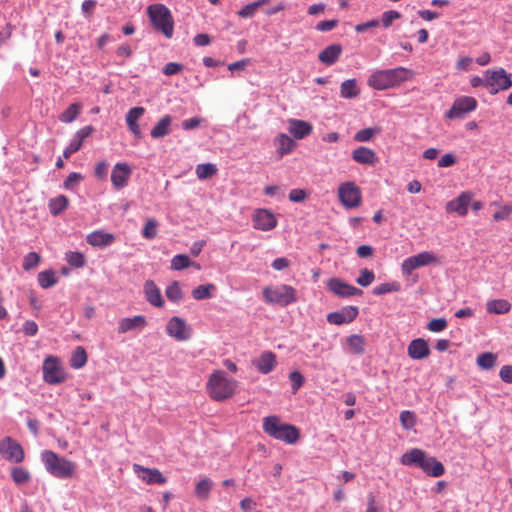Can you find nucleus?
I'll return each instance as SVG.
<instances>
[{"mask_svg":"<svg viewBox=\"0 0 512 512\" xmlns=\"http://www.w3.org/2000/svg\"><path fill=\"white\" fill-rule=\"evenodd\" d=\"M401 462L407 466H416L433 477H440L444 474L445 468L435 457L428 456L421 449L414 448L401 457Z\"/></svg>","mask_w":512,"mask_h":512,"instance_id":"nucleus-1","label":"nucleus"},{"mask_svg":"<svg viewBox=\"0 0 512 512\" xmlns=\"http://www.w3.org/2000/svg\"><path fill=\"white\" fill-rule=\"evenodd\" d=\"M413 72L404 67L380 70L373 73L368 84L377 90H384L412 79Z\"/></svg>","mask_w":512,"mask_h":512,"instance_id":"nucleus-2","label":"nucleus"},{"mask_svg":"<svg viewBox=\"0 0 512 512\" xmlns=\"http://www.w3.org/2000/svg\"><path fill=\"white\" fill-rule=\"evenodd\" d=\"M41 460L47 472L59 479L71 478L77 468L73 461L61 457L51 450H44L41 453Z\"/></svg>","mask_w":512,"mask_h":512,"instance_id":"nucleus-3","label":"nucleus"},{"mask_svg":"<svg viewBox=\"0 0 512 512\" xmlns=\"http://www.w3.org/2000/svg\"><path fill=\"white\" fill-rule=\"evenodd\" d=\"M263 430L269 436L287 444H294L300 437L299 429L293 425L282 423L277 416L263 419Z\"/></svg>","mask_w":512,"mask_h":512,"instance_id":"nucleus-4","label":"nucleus"},{"mask_svg":"<svg viewBox=\"0 0 512 512\" xmlns=\"http://www.w3.org/2000/svg\"><path fill=\"white\" fill-rule=\"evenodd\" d=\"M237 387V382L227 378L224 371H214L207 382V391L210 397L216 401L231 398Z\"/></svg>","mask_w":512,"mask_h":512,"instance_id":"nucleus-5","label":"nucleus"},{"mask_svg":"<svg viewBox=\"0 0 512 512\" xmlns=\"http://www.w3.org/2000/svg\"><path fill=\"white\" fill-rule=\"evenodd\" d=\"M263 297L267 303L281 307L289 306L298 299L297 291L286 284L265 287Z\"/></svg>","mask_w":512,"mask_h":512,"instance_id":"nucleus-6","label":"nucleus"},{"mask_svg":"<svg viewBox=\"0 0 512 512\" xmlns=\"http://www.w3.org/2000/svg\"><path fill=\"white\" fill-rule=\"evenodd\" d=\"M442 262V257L438 254L432 251H423L406 258L401 264V270L403 275L409 276L415 269L430 265H441Z\"/></svg>","mask_w":512,"mask_h":512,"instance_id":"nucleus-7","label":"nucleus"},{"mask_svg":"<svg viewBox=\"0 0 512 512\" xmlns=\"http://www.w3.org/2000/svg\"><path fill=\"white\" fill-rule=\"evenodd\" d=\"M148 14L155 29L161 32L173 31V19L170 11L162 4L148 7Z\"/></svg>","mask_w":512,"mask_h":512,"instance_id":"nucleus-8","label":"nucleus"},{"mask_svg":"<svg viewBox=\"0 0 512 512\" xmlns=\"http://www.w3.org/2000/svg\"><path fill=\"white\" fill-rule=\"evenodd\" d=\"M485 86L490 88V94L494 95L499 90H507L512 86L510 75L503 68L498 70H487L485 72Z\"/></svg>","mask_w":512,"mask_h":512,"instance_id":"nucleus-9","label":"nucleus"},{"mask_svg":"<svg viewBox=\"0 0 512 512\" xmlns=\"http://www.w3.org/2000/svg\"><path fill=\"white\" fill-rule=\"evenodd\" d=\"M341 204L347 208H356L361 204V190L354 182H344L338 188Z\"/></svg>","mask_w":512,"mask_h":512,"instance_id":"nucleus-10","label":"nucleus"},{"mask_svg":"<svg viewBox=\"0 0 512 512\" xmlns=\"http://www.w3.org/2000/svg\"><path fill=\"white\" fill-rule=\"evenodd\" d=\"M0 454L7 461L14 463H21L25 456L22 446L9 436L0 441Z\"/></svg>","mask_w":512,"mask_h":512,"instance_id":"nucleus-11","label":"nucleus"},{"mask_svg":"<svg viewBox=\"0 0 512 512\" xmlns=\"http://www.w3.org/2000/svg\"><path fill=\"white\" fill-rule=\"evenodd\" d=\"M43 378L48 384H60L65 381V373L59 365L58 359L49 356L43 363Z\"/></svg>","mask_w":512,"mask_h":512,"instance_id":"nucleus-12","label":"nucleus"},{"mask_svg":"<svg viewBox=\"0 0 512 512\" xmlns=\"http://www.w3.org/2000/svg\"><path fill=\"white\" fill-rule=\"evenodd\" d=\"M477 107V101L473 97H460L456 99L452 107L447 111L446 117L449 119L462 118L466 113L474 111Z\"/></svg>","mask_w":512,"mask_h":512,"instance_id":"nucleus-13","label":"nucleus"},{"mask_svg":"<svg viewBox=\"0 0 512 512\" xmlns=\"http://www.w3.org/2000/svg\"><path fill=\"white\" fill-rule=\"evenodd\" d=\"M166 332L177 341H186L190 338V329L186 322L177 316L172 317L166 324Z\"/></svg>","mask_w":512,"mask_h":512,"instance_id":"nucleus-14","label":"nucleus"},{"mask_svg":"<svg viewBox=\"0 0 512 512\" xmlns=\"http://www.w3.org/2000/svg\"><path fill=\"white\" fill-rule=\"evenodd\" d=\"M133 471L147 484H165L167 478L157 468H147L140 464L133 465Z\"/></svg>","mask_w":512,"mask_h":512,"instance_id":"nucleus-15","label":"nucleus"},{"mask_svg":"<svg viewBox=\"0 0 512 512\" xmlns=\"http://www.w3.org/2000/svg\"><path fill=\"white\" fill-rule=\"evenodd\" d=\"M328 289L335 295L346 298L361 295L363 291L353 285H350L338 278H332L328 281Z\"/></svg>","mask_w":512,"mask_h":512,"instance_id":"nucleus-16","label":"nucleus"},{"mask_svg":"<svg viewBox=\"0 0 512 512\" xmlns=\"http://www.w3.org/2000/svg\"><path fill=\"white\" fill-rule=\"evenodd\" d=\"M359 314V309L356 306H346L336 312H331L327 315V321L333 325H342L351 323Z\"/></svg>","mask_w":512,"mask_h":512,"instance_id":"nucleus-17","label":"nucleus"},{"mask_svg":"<svg viewBox=\"0 0 512 512\" xmlns=\"http://www.w3.org/2000/svg\"><path fill=\"white\" fill-rule=\"evenodd\" d=\"M254 228L261 231H270L277 225V219L275 215L267 209L256 210L254 217Z\"/></svg>","mask_w":512,"mask_h":512,"instance_id":"nucleus-18","label":"nucleus"},{"mask_svg":"<svg viewBox=\"0 0 512 512\" xmlns=\"http://www.w3.org/2000/svg\"><path fill=\"white\" fill-rule=\"evenodd\" d=\"M132 169L127 163H117L111 173V182L116 189H121L127 185L131 176Z\"/></svg>","mask_w":512,"mask_h":512,"instance_id":"nucleus-19","label":"nucleus"},{"mask_svg":"<svg viewBox=\"0 0 512 512\" xmlns=\"http://www.w3.org/2000/svg\"><path fill=\"white\" fill-rule=\"evenodd\" d=\"M472 195L469 192H462L457 198L446 204L447 212H456L460 216H465L468 212V206L471 202Z\"/></svg>","mask_w":512,"mask_h":512,"instance_id":"nucleus-20","label":"nucleus"},{"mask_svg":"<svg viewBox=\"0 0 512 512\" xmlns=\"http://www.w3.org/2000/svg\"><path fill=\"white\" fill-rule=\"evenodd\" d=\"M407 353L414 360L427 358L430 355L428 342L422 338L412 340L408 345Z\"/></svg>","mask_w":512,"mask_h":512,"instance_id":"nucleus-21","label":"nucleus"},{"mask_svg":"<svg viewBox=\"0 0 512 512\" xmlns=\"http://www.w3.org/2000/svg\"><path fill=\"white\" fill-rule=\"evenodd\" d=\"M147 326V320L143 315H137L132 318H122L118 322V333L124 334L132 330L141 331Z\"/></svg>","mask_w":512,"mask_h":512,"instance_id":"nucleus-22","label":"nucleus"},{"mask_svg":"<svg viewBox=\"0 0 512 512\" xmlns=\"http://www.w3.org/2000/svg\"><path fill=\"white\" fill-rule=\"evenodd\" d=\"M352 159L362 165L374 166L378 162L376 153L365 146H360L352 151Z\"/></svg>","mask_w":512,"mask_h":512,"instance_id":"nucleus-23","label":"nucleus"},{"mask_svg":"<svg viewBox=\"0 0 512 512\" xmlns=\"http://www.w3.org/2000/svg\"><path fill=\"white\" fill-rule=\"evenodd\" d=\"M144 292L147 301L155 306L162 307L164 305V301L160 292V289L156 286V284L152 280H147L144 284Z\"/></svg>","mask_w":512,"mask_h":512,"instance_id":"nucleus-24","label":"nucleus"},{"mask_svg":"<svg viewBox=\"0 0 512 512\" xmlns=\"http://www.w3.org/2000/svg\"><path fill=\"white\" fill-rule=\"evenodd\" d=\"M312 125L309 122L297 119H291L289 121V132L296 139H303L310 135L312 132Z\"/></svg>","mask_w":512,"mask_h":512,"instance_id":"nucleus-25","label":"nucleus"},{"mask_svg":"<svg viewBox=\"0 0 512 512\" xmlns=\"http://www.w3.org/2000/svg\"><path fill=\"white\" fill-rule=\"evenodd\" d=\"M115 237L111 233L97 230L87 236V242L94 247H105L113 243Z\"/></svg>","mask_w":512,"mask_h":512,"instance_id":"nucleus-26","label":"nucleus"},{"mask_svg":"<svg viewBox=\"0 0 512 512\" xmlns=\"http://www.w3.org/2000/svg\"><path fill=\"white\" fill-rule=\"evenodd\" d=\"M254 364L261 373L268 374L275 367L276 356L270 351H265L254 361Z\"/></svg>","mask_w":512,"mask_h":512,"instance_id":"nucleus-27","label":"nucleus"},{"mask_svg":"<svg viewBox=\"0 0 512 512\" xmlns=\"http://www.w3.org/2000/svg\"><path fill=\"white\" fill-rule=\"evenodd\" d=\"M341 52H342L341 45L332 44V45L327 46L323 51H321L319 53L318 59L326 65H332L337 61Z\"/></svg>","mask_w":512,"mask_h":512,"instance_id":"nucleus-28","label":"nucleus"},{"mask_svg":"<svg viewBox=\"0 0 512 512\" xmlns=\"http://www.w3.org/2000/svg\"><path fill=\"white\" fill-rule=\"evenodd\" d=\"M172 118L169 115L162 117L151 130V136L155 139L162 138L170 133Z\"/></svg>","mask_w":512,"mask_h":512,"instance_id":"nucleus-29","label":"nucleus"},{"mask_svg":"<svg viewBox=\"0 0 512 512\" xmlns=\"http://www.w3.org/2000/svg\"><path fill=\"white\" fill-rule=\"evenodd\" d=\"M69 200L64 195H59L55 198H51L48 203L50 213L53 216H57L62 213L68 207Z\"/></svg>","mask_w":512,"mask_h":512,"instance_id":"nucleus-30","label":"nucleus"},{"mask_svg":"<svg viewBox=\"0 0 512 512\" xmlns=\"http://www.w3.org/2000/svg\"><path fill=\"white\" fill-rule=\"evenodd\" d=\"M486 309L489 313L505 314L510 311L511 304L505 299H496L489 301Z\"/></svg>","mask_w":512,"mask_h":512,"instance_id":"nucleus-31","label":"nucleus"},{"mask_svg":"<svg viewBox=\"0 0 512 512\" xmlns=\"http://www.w3.org/2000/svg\"><path fill=\"white\" fill-rule=\"evenodd\" d=\"M276 142L278 144L277 152L281 156L290 153L295 146L293 139L285 133H280L276 138Z\"/></svg>","mask_w":512,"mask_h":512,"instance_id":"nucleus-32","label":"nucleus"},{"mask_svg":"<svg viewBox=\"0 0 512 512\" xmlns=\"http://www.w3.org/2000/svg\"><path fill=\"white\" fill-rule=\"evenodd\" d=\"M189 266H194L196 269H200V265L191 262L189 257L185 254H177L171 260V269L173 270H182Z\"/></svg>","mask_w":512,"mask_h":512,"instance_id":"nucleus-33","label":"nucleus"},{"mask_svg":"<svg viewBox=\"0 0 512 512\" xmlns=\"http://www.w3.org/2000/svg\"><path fill=\"white\" fill-rule=\"evenodd\" d=\"M87 362V354L82 346H78L70 358V366L74 369L82 368Z\"/></svg>","mask_w":512,"mask_h":512,"instance_id":"nucleus-34","label":"nucleus"},{"mask_svg":"<svg viewBox=\"0 0 512 512\" xmlns=\"http://www.w3.org/2000/svg\"><path fill=\"white\" fill-rule=\"evenodd\" d=\"M340 93L343 98H355L359 94V89L355 79H348L342 82Z\"/></svg>","mask_w":512,"mask_h":512,"instance_id":"nucleus-35","label":"nucleus"},{"mask_svg":"<svg viewBox=\"0 0 512 512\" xmlns=\"http://www.w3.org/2000/svg\"><path fill=\"white\" fill-rule=\"evenodd\" d=\"M81 108L82 106L79 103L71 104L65 111L60 114L59 120L63 123L73 122L79 115Z\"/></svg>","mask_w":512,"mask_h":512,"instance_id":"nucleus-36","label":"nucleus"},{"mask_svg":"<svg viewBox=\"0 0 512 512\" xmlns=\"http://www.w3.org/2000/svg\"><path fill=\"white\" fill-rule=\"evenodd\" d=\"M38 283L43 289L52 287L57 283V277L53 270H45L38 274Z\"/></svg>","mask_w":512,"mask_h":512,"instance_id":"nucleus-37","label":"nucleus"},{"mask_svg":"<svg viewBox=\"0 0 512 512\" xmlns=\"http://www.w3.org/2000/svg\"><path fill=\"white\" fill-rule=\"evenodd\" d=\"M212 480L210 478H203L195 487V494L199 499H207L212 489Z\"/></svg>","mask_w":512,"mask_h":512,"instance_id":"nucleus-38","label":"nucleus"},{"mask_svg":"<svg viewBox=\"0 0 512 512\" xmlns=\"http://www.w3.org/2000/svg\"><path fill=\"white\" fill-rule=\"evenodd\" d=\"M347 344L355 354L361 355L364 353L365 341L363 336L353 334L347 338Z\"/></svg>","mask_w":512,"mask_h":512,"instance_id":"nucleus-39","label":"nucleus"},{"mask_svg":"<svg viewBox=\"0 0 512 512\" xmlns=\"http://www.w3.org/2000/svg\"><path fill=\"white\" fill-rule=\"evenodd\" d=\"M217 173V167L212 163L198 164L196 166V175L200 180L212 177Z\"/></svg>","mask_w":512,"mask_h":512,"instance_id":"nucleus-40","label":"nucleus"},{"mask_svg":"<svg viewBox=\"0 0 512 512\" xmlns=\"http://www.w3.org/2000/svg\"><path fill=\"white\" fill-rule=\"evenodd\" d=\"M381 129L379 127H369L359 130L354 135V140L357 142H369L375 135L379 134Z\"/></svg>","mask_w":512,"mask_h":512,"instance_id":"nucleus-41","label":"nucleus"},{"mask_svg":"<svg viewBox=\"0 0 512 512\" xmlns=\"http://www.w3.org/2000/svg\"><path fill=\"white\" fill-rule=\"evenodd\" d=\"M212 290H215L214 284L199 285L192 291V296L196 300L209 299L212 297Z\"/></svg>","mask_w":512,"mask_h":512,"instance_id":"nucleus-42","label":"nucleus"},{"mask_svg":"<svg viewBox=\"0 0 512 512\" xmlns=\"http://www.w3.org/2000/svg\"><path fill=\"white\" fill-rule=\"evenodd\" d=\"M165 294H166V297L174 302V303H178L179 301L182 300L183 298V293H182V290L180 288V285H179V282L177 281H174L172 282L167 288H166V291H165Z\"/></svg>","mask_w":512,"mask_h":512,"instance_id":"nucleus-43","label":"nucleus"},{"mask_svg":"<svg viewBox=\"0 0 512 512\" xmlns=\"http://www.w3.org/2000/svg\"><path fill=\"white\" fill-rule=\"evenodd\" d=\"M496 359L497 357L495 354L491 352H485L477 357V364L482 369L488 370L495 366Z\"/></svg>","mask_w":512,"mask_h":512,"instance_id":"nucleus-44","label":"nucleus"},{"mask_svg":"<svg viewBox=\"0 0 512 512\" xmlns=\"http://www.w3.org/2000/svg\"><path fill=\"white\" fill-rule=\"evenodd\" d=\"M11 477L18 485H23L30 480L29 472L22 467H14L11 470Z\"/></svg>","mask_w":512,"mask_h":512,"instance_id":"nucleus-45","label":"nucleus"},{"mask_svg":"<svg viewBox=\"0 0 512 512\" xmlns=\"http://www.w3.org/2000/svg\"><path fill=\"white\" fill-rule=\"evenodd\" d=\"M375 279L374 272L367 268L361 269L360 274L356 279L357 284L363 287L369 286Z\"/></svg>","mask_w":512,"mask_h":512,"instance_id":"nucleus-46","label":"nucleus"},{"mask_svg":"<svg viewBox=\"0 0 512 512\" xmlns=\"http://www.w3.org/2000/svg\"><path fill=\"white\" fill-rule=\"evenodd\" d=\"M157 226L155 219H149L142 230L143 237L149 240L154 239L157 235Z\"/></svg>","mask_w":512,"mask_h":512,"instance_id":"nucleus-47","label":"nucleus"},{"mask_svg":"<svg viewBox=\"0 0 512 512\" xmlns=\"http://www.w3.org/2000/svg\"><path fill=\"white\" fill-rule=\"evenodd\" d=\"M400 422L403 428L406 430L413 428L416 423L415 414L408 410L402 411L400 413Z\"/></svg>","mask_w":512,"mask_h":512,"instance_id":"nucleus-48","label":"nucleus"},{"mask_svg":"<svg viewBox=\"0 0 512 512\" xmlns=\"http://www.w3.org/2000/svg\"><path fill=\"white\" fill-rule=\"evenodd\" d=\"M400 290L398 283H382L373 289L375 295H383L390 292H396Z\"/></svg>","mask_w":512,"mask_h":512,"instance_id":"nucleus-49","label":"nucleus"},{"mask_svg":"<svg viewBox=\"0 0 512 512\" xmlns=\"http://www.w3.org/2000/svg\"><path fill=\"white\" fill-rule=\"evenodd\" d=\"M40 262V255L36 252L28 253L23 260V269L29 271L35 268Z\"/></svg>","mask_w":512,"mask_h":512,"instance_id":"nucleus-50","label":"nucleus"},{"mask_svg":"<svg viewBox=\"0 0 512 512\" xmlns=\"http://www.w3.org/2000/svg\"><path fill=\"white\" fill-rule=\"evenodd\" d=\"M67 261L71 266L76 268H80L85 265V258L80 252H70L67 255Z\"/></svg>","mask_w":512,"mask_h":512,"instance_id":"nucleus-51","label":"nucleus"},{"mask_svg":"<svg viewBox=\"0 0 512 512\" xmlns=\"http://www.w3.org/2000/svg\"><path fill=\"white\" fill-rule=\"evenodd\" d=\"M289 379L291 381L292 391L293 393H296L299 390V388L303 385L304 377L300 372L293 371L289 374Z\"/></svg>","mask_w":512,"mask_h":512,"instance_id":"nucleus-52","label":"nucleus"},{"mask_svg":"<svg viewBox=\"0 0 512 512\" xmlns=\"http://www.w3.org/2000/svg\"><path fill=\"white\" fill-rule=\"evenodd\" d=\"M447 327V321L444 318H436L432 319L428 325L427 328L431 332H441Z\"/></svg>","mask_w":512,"mask_h":512,"instance_id":"nucleus-53","label":"nucleus"},{"mask_svg":"<svg viewBox=\"0 0 512 512\" xmlns=\"http://www.w3.org/2000/svg\"><path fill=\"white\" fill-rule=\"evenodd\" d=\"M183 70V65L176 62H169L163 67V74L166 76H172L180 73Z\"/></svg>","mask_w":512,"mask_h":512,"instance_id":"nucleus-54","label":"nucleus"},{"mask_svg":"<svg viewBox=\"0 0 512 512\" xmlns=\"http://www.w3.org/2000/svg\"><path fill=\"white\" fill-rule=\"evenodd\" d=\"M400 17V14L397 12V11H387L385 13H383L382 15V18H381V23H382V26L383 28H388L390 26V24L395 20V19H398Z\"/></svg>","mask_w":512,"mask_h":512,"instance_id":"nucleus-55","label":"nucleus"},{"mask_svg":"<svg viewBox=\"0 0 512 512\" xmlns=\"http://www.w3.org/2000/svg\"><path fill=\"white\" fill-rule=\"evenodd\" d=\"M94 131V128L92 126H85L83 128H81L80 130H78L75 134V136L73 137L74 140H78L79 143L82 145L83 141L89 137L92 132Z\"/></svg>","mask_w":512,"mask_h":512,"instance_id":"nucleus-56","label":"nucleus"},{"mask_svg":"<svg viewBox=\"0 0 512 512\" xmlns=\"http://www.w3.org/2000/svg\"><path fill=\"white\" fill-rule=\"evenodd\" d=\"M144 113L145 109L143 107H133L127 112L126 120L137 121L143 116Z\"/></svg>","mask_w":512,"mask_h":512,"instance_id":"nucleus-57","label":"nucleus"},{"mask_svg":"<svg viewBox=\"0 0 512 512\" xmlns=\"http://www.w3.org/2000/svg\"><path fill=\"white\" fill-rule=\"evenodd\" d=\"M81 146L82 145L78 140L72 139L69 145L63 151L64 158L69 159L73 153L77 152L81 148Z\"/></svg>","mask_w":512,"mask_h":512,"instance_id":"nucleus-58","label":"nucleus"},{"mask_svg":"<svg viewBox=\"0 0 512 512\" xmlns=\"http://www.w3.org/2000/svg\"><path fill=\"white\" fill-rule=\"evenodd\" d=\"M307 197V193L303 189H293L289 193V200L292 202H302Z\"/></svg>","mask_w":512,"mask_h":512,"instance_id":"nucleus-59","label":"nucleus"},{"mask_svg":"<svg viewBox=\"0 0 512 512\" xmlns=\"http://www.w3.org/2000/svg\"><path fill=\"white\" fill-rule=\"evenodd\" d=\"M82 175L77 172H72L68 175L66 180L64 181V187L66 189H72L75 183H78L82 180Z\"/></svg>","mask_w":512,"mask_h":512,"instance_id":"nucleus-60","label":"nucleus"},{"mask_svg":"<svg viewBox=\"0 0 512 512\" xmlns=\"http://www.w3.org/2000/svg\"><path fill=\"white\" fill-rule=\"evenodd\" d=\"M259 8V3H250L246 6H244L240 11H239V15L242 16V17H251L252 15H254V13L257 11V9Z\"/></svg>","mask_w":512,"mask_h":512,"instance_id":"nucleus-61","label":"nucleus"},{"mask_svg":"<svg viewBox=\"0 0 512 512\" xmlns=\"http://www.w3.org/2000/svg\"><path fill=\"white\" fill-rule=\"evenodd\" d=\"M511 213H512V206H504L501 210L496 211L493 214V219L495 221L506 220Z\"/></svg>","mask_w":512,"mask_h":512,"instance_id":"nucleus-62","label":"nucleus"},{"mask_svg":"<svg viewBox=\"0 0 512 512\" xmlns=\"http://www.w3.org/2000/svg\"><path fill=\"white\" fill-rule=\"evenodd\" d=\"M499 376L502 381L511 384L512 383V366L504 365L500 369Z\"/></svg>","mask_w":512,"mask_h":512,"instance_id":"nucleus-63","label":"nucleus"},{"mask_svg":"<svg viewBox=\"0 0 512 512\" xmlns=\"http://www.w3.org/2000/svg\"><path fill=\"white\" fill-rule=\"evenodd\" d=\"M23 332L28 336H34L38 332V325L35 321L28 320L23 325Z\"/></svg>","mask_w":512,"mask_h":512,"instance_id":"nucleus-64","label":"nucleus"}]
</instances>
